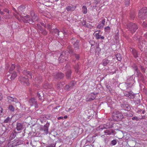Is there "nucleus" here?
Returning <instances> with one entry per match:
<instances>
[{
  "label": "nucleus",
  "mask_w": 147,
  "mask_h": 147,
  "mask_svg": "<svg viewBox=\"0 0 147 147\" xmlns=\"http://www.w3.org/2000/svg\"><path fill=\"white\" fill-rule=\"evenodd\" d=\"M24 127L23 125L20 123H17L16 124V129L18 131H21L23 129Z\"/></svg>",
  "instance_id": "dca6fc26"
},
{
  "label": "nucleus",
  "mask_w": 147,
  "mask_h": 147,
  "mask_svg": "<svg viewBox=\"0 0 147 147\" xmlns=\"http://www.w3.org/2000/svg\"><path fill=\"white\" fill-rule=\"evenodd\" d=\"M130 1L129 0H125V4L126 6H129V3Z\"/></svg>",
  "instance_id": "09e8293b"
},
{
  "label": "nucleus",
  "mask_w": 147,
  "mask_h": 147,
  "mask_svg": "<svg viewBox=\"0 0 147 147\" xmlns=\"http://www.w3.org/2000/svg\"><path fill=\"white\" fill-rule=\"evenodd\" d=\"M0 13L1 14V15H4V17L5 18H7V17L6 16H5V15H4V13H3V11H1V10L0 11Z\"/></svg>",
  "instance_id": "0e129e2a"
},
{
  "label": "nucleus",
  "mask_w": 147,
  "mask_h": 147,
  "mask_svg": "<svg viewBox=\"0 0 147 147\" xmlns=\"http://www.w3.org/2000/svg\"><path fill=\"white\" fill-rule=\"evenodd\" d=\"M138 16L141 20H144L147 18V7H144L139 11Z\"/></svg>",
  "instance_id": "7ed1b4c3"
},
{
  "label": "nucleus",
  "mask_w": 147,
  "mask_h": 147,
  "mask_svg": "<svg viewBox=\"0 0 147 147\" xmlns=\"http://www.w3.org/2000/svg\"><path fill=\"white\" fill-rule=\"evenodd\" d=\"M132 68L133 69H134V70H135L136 71V72L138 73L139 72V71L138 69V67L137 66H136V64H134L132 66Z\"/></svg>",
  "instance_id": "2f4dec72"
},
{
  "label": "nucleus",
  "mask_w": 147,
  "mask_h": 147,
  "mask_svg": "<svg viewBox=\"0 0 147 147\" xmlns=\"http://www.w3.org/2000/svg\"><path fill=\"white\" fill-rule=\"evenodd\" d=\"M126 115L127 117H131L133 116V115L130 113H129L128 114H127Z\"/></svg>",
  "instance_id": "338daca9"
},
{
  "label": "nucleus",
  "mask_w": 147,
  "mask_h": 147,
  "mask_svg": "<svg viewBox=\"0 0 147 147\" xmlns=\"http://www.w3.org/2000/svg\"><path fill=\"white\" fill-rule=\"evenodd\" d=\"M142 26L145 28H147V22H143Z\"/></svg>",
  "instance_id": "13d9d810"
},
{
  "label": "nucleus",
  "mask_w": 147,
  "mask_h": 147,
  "mask_svg": "<svg viewBox=\"0 0 147 147\" xmlns=\"http://www.w3.org/2000/svg\"><path fill=\"white\" fill-rule=\"evenodd\" d=\"M42 79V77H39L38 78V77H36L35 78V81L36 82H38V83L40 81V80Z\"/></svg>",
  "instance_id": "37998d69"
},
{
  "label": "nucleus",
  "mask_w": 147,
  "mask_h": 147,
  "mask_svg": "<svg viewBox=\"0 0 147 147\" xmlns=\"http://www.w3.org/2000/svg\"><path fill=\"white\" fill-rule=\"evenodd\" d=\"M8 109L11 112H13L14 111V109L13 107L11 105H9V106Z\"/></svg>",
  "instance_id": "e433bc0d"
},
{
  "label": "nucleus",
  "mask_w": 147,
  "mask_h": 147,
  "mask_svg": "<svg viewBox=\"0 0 147 147\" xmlns=\"http://www.w3.org/2000/svg\"><path fill=\"white\" fill-rule=\"evenodd\" d=\"M132 53L135 57L137 58L138 57L137 53L135 49H132Z\"/></svg>",
  "instance_id": "5701e85b"
},
{
  "label": "nucleus",
  "mask_w": 147,
  "mask_h": 147,
  "mask_svg": "<svg viewBox=\"0 0 147 147\" xmlns=\"http://www.w3.org/2000/svg\"><path fill=\"white\" fill-rule=\"evenodd\" d=\"M30 15L31 16V19H32L33 21V23L35 21L37 20L38 19V17L37 15H35L34 12L33 11H31L30 12Z\"/></svg>",
  "instance_id": "9b49d317"
},
{
  "label": "nucleus",
  "mask_w": 147,
  "mask_h": 147,
  "mask_svg": "<svg viewBox=\"0 0 147 147\" xmlns=\"http://www.w3.org/2000/svg\"><path fill=\"white\" fill-rule=\"evenodd\" d=\"M18 12L21 13L24 11V9L22 6H20L18 7Z\"/></svg>",
  "instance_id": "f704fd0d"
},
{
  "label": "nucleus",
  "mask_w": 147,
  "mask_h": 147,
  "mask_svg": "<svg viewBox=\"0 0 147 147\" xmlns=\"http://www.w3.org/2000/svg\"><path fill=\"white\" fill-rule=\"evenodd\" d=\"M134 83V81L133 80H132L129 82H127L125 83V85L127 89L130 90L129 88H131H131L132 87Z\"/></svg>",
  "instance_id": "9d476101"
},
{
  "label": "nucleus",
  "mask_w": 147,
  "mask_h": 147,
  "mask_svg": "<svg viewBox=\"0 0 147 147\" xmlns=\"http://www.w3.org/2000/svg\"><path fill=\"white\" fill-rule=\"evenodd\" d=\"M111 127V125L109 123H107L103 126H100L98 128L99 130H102L104 129H107Z\"/></svg>",
  "instance_id": "f8f14e48"
},
{
  "label": "nucleus",
  "mask_w": 147,
  "mask_h": 147,
  "mask_svg": "<svg viewBox=\"0 0 147 147\" xmlns=\"http://www.w3.org/2000/svg\"><path fill=\"white\" fill-rule=\"evenodd\" d=\"M56 144L55 143H49L46 145L47 147H55Z\"/></svg>",
  "instance_id": "72a5a7b5"
},
{
  "label": "nucleus",
  "mask_w": 147,
  "mask_h": 147,
  "mask_svg": "<svg viewBox=\"0 0 147 147\" xmlns=\"http://www.w3.org/2000/svg\"><path fill=\"white\" fill-rule=\"evenodd\" d=\"M52 85L49 84L48 83L45 84L44 86L43 87L45 89H50L52 87Z\"/></svg>",
  "instance_id": "393cba45"
},
{
  "label": "nucleus",
  "mask_w": 147,
  "mask_h": 147,
  "mask_svg": "<svg viewBox=\"0 0 147 147\" xmlns=\"http://www.w3.org/2000/svg\"><path fill=\"white\" fill-rule=\"evenodd\" d=\"M16 131L13 132L11 134L9 137V139L11 140L13 139L16 136Z\"/></svg>",
  "instance_id": "4be33fe9"
},
{
  "label": "nucleus",
  "mask_w": 147,
  "mask_h": 147,
  "mask_svg": "<svg viewBox=\"0 0 147 147\" xmlns=\"http://www.w3.org/2000/svg\"><path fill=\"white\" fill-rule=\"evenodd\" d=\"M21 19L23 22L25 23H33V20L31 19V18L28 15H27L23 17L22 16Z\"/></svg>",
  "instance_id": "0eeeda50"
},
{
  "label": "nucleus",
  "mask_w": 147,
  "mask_h": 147,
  "mask_svg": "<svg viewBox=\"0 0 147 147\" xmlns=\"http://www.w3.org/2000/svg\"><path fill=\"white\" fill-rule=\"evenodd\" d=\"M97 93H92L90 94L88 96L91 98H93V100L96 97V94H97Z\"/></svg>",
  "instance_id": "a878e982"
},
{
  "label": "nucleus",
  "mask_w": 147,
  "mask_h": 147,
  "mask_svg": "<svg viewBox=\"0 0 147 147\" xmlns=\"http://www.w3.org/2000/svg\"><path fill=\"white\" fill-rule=\"evenodd\" d=\"M40 94H42V92H41L40 93H39V92H38L37 93V96L39 98V99L40 100H42V96H41V95H40Z\"/></svg>",
  "instance_id": "4c0bfd02"
},
{
  "label": "nucleus",
  "mask_w": 147,
  "mask_h": 147,
  "mask_svg": "<svg viewBox=\"0 0 147 147\" xmlns=\"http://www.w3.org/2000/svg\"><path fill=\"white\" fill-rule=\"evenodd\" d=\"M37 27L38 28V29L39 30H40V31L42 30V28L40 24H37Z\"/></svg>",
  "instance_id": "3c124183"
},
{
  "label": "nucleus",
  "mask_w": 147,
  "mask_h": 147,
  "mask_svg": "<svg viewBox=\"0 0 147 147\" xmlns=\"http://www.w3.org/2000/svg\"><path fill=\"white\" fill-rule=\"evenodd\" d=\"M13 10L15 12V13H13V15L18 20L20 19V17L21 18L22 16L20 15V13L18 12L15 8H13Z\"/></svg>",
  "instance_id": "ddd939ff"
},
{
  "label": "nucleus",
  "mask_w": 147,
  "mask_h": 147,
  "mask_svg": "<svg viewBox=\"0 0 147 147\" xmlns=\"http://www.w3.org/2000/svg\"><path fill=\"white\" fill-rule=\"evenodd\" d=\"M76 8V6L73 5H69L66 8V10L67 11H74Z\"/></svg>",
  "instance_id": "f3484780"
},
{
  "label": "nucleus",
  "mask_w": 147,
  "mask_h": 147,
  "mask_svg": "<svg viewBox=\"0 0 147 147\" xmlns=\"http://www.w3.org/2000/svg\"><path fill=\"white\" fill-rule=\"evenodd\" d=\"M79 41L77 40L75 43L74 44V46L75 48H76L77 49H79Z\"/></svg>",
  "instance_id": "c756f323"
},
{
  "label": "nucleus",
  "mask_w": 147,
  "mask_h": 147,
  "mask_svg": "<svg viewBox=\"0 0 147 147\" xmlns=\"http://www.w3.org/2000/svg\"><path fill=\"white\" fill-rule=\"evenodd\" d=\"M63 84L62 83H59L56 86L57 89L59 90V89L61 88Z\"/></svg>",
  "instance_id": "ea45409f"
},
{
  "label": "nucleus",
  "mask_w": 147,
  "mask_h": 147,
  "mask_svg": "<svg viewBox=\"0 0 147 147\" xmlns=\"http://www.w3.org/2000/svg\"><path fill=\"white\" fill-rule=\"evenodd\" d=\"M4 127L5 128V131L6 132H8L11 129V128L7 126V127Z\"/></svg>",
  "instance_id": "58836bf2"
},
{
  "label": "nucleus",
  "mask_w": 147,
  "mask_h": 147,
  "mask_svg": "<svg viewBox=\"0 0 147 147\" xmlns=\"http://www.w3.org/2000/svg\"><path fill=\"white\" fill-rule=\"evenodd\" d=\"M104 132L107 135H113L114 134V131L113 129H111L110 130L107 129L104 131Z\"/></svg>",
  "instance_id": "a211bd4d"
},
{
  "label": "nucleus",
  "mask_w": 147,
  "mask_h": 147,
  "mask_svg": "<svg viewBox=\"0 0 147 147\" xmlns=\"http://www.w3.org/2000/svg\"><path fill=\"white\" fill-rule=\"evenodd\" d=\"M24 75L26 76H21L19 78V80L22 84L25 86H28L29 83L28 82V77H30L31 78H32V76L31 74L29 71H27L26 70H24L22 71Z\"/></svg>",
  "instance_id": "f257e3e1"
},
{
  "label": "nucleus",
  "mask_w": 147,
  "mask_h": 147,
  "mask_svg": "<svg viewBox=\"0 0 147 147\" xmlns=\"http://www.w3.org/2000/svg\"><path fill=\"white\" fill-rule=\"evenodd\" d=\"M93 100V98H92L90 97L89 96L86 99V101L87 102H90Z\"/></svg>",
  "instance_id": "a18cd8bd"
},
{
  "label": "nucleus",
  "mask_w": 147,
  "mask_h": 147,
  "mask_svg": "<svg viewBox=\"0 0 147 147\" xmlns=\"http://www.w3.org/2000/svg\"><path fill=\"white\" fill-rule=\"evenodd\" d=\"M115 56L117 60L119 61H120L122 58L121 55L120 54H118L115 55Z\"/></svg>",
  "instance_id": "473e14b6"
},
{
  "label": "nucleus",
  "mask_w": 147,
  "mask_h": 147,
  "mask_svg": "<svg viewBox=\"0 0 147 147\" xmlns=\"http://www.w3.org/2000/svg\"><path fill=\"white\" fill-rule=\"evenodd\" d=\"M49 126V124H47L44 126L43 129L45 132V133L47 134L48 131V128Z\"/></svg>",
  "instance_id": "6ab92c4d"
},
{
  "label": "nucleus",
  "mask_w": 147,
  "mask_h": 147,
  "mask_svg": "<svg viewBox=\"0 0 147 147\" xmlns=\"http://www.w3.org/2000/svg\"><path fill=\"white\" fill-rule=\"evenodd\" d=\"M94 137H95V136H92V137H90V140L89 141L88 140L86 142H93V138Z\"/></svg>",
  "instance_id": "bf43d9fd"
},
{
  "label": "nucleus",
  "mask_w": 147,
  "mask_h": 147,
  "mask_svg": "<svg viewBox=\"0 0 147 147\" xmlns=\"http://www.w3.org/2000/svg\"><path fill=\"white\" fill-rule=\"evenodd\" d=\"M15 67V66L14 64H12L11 66L10 67V68L9 69V71L10 72L11 71H12L13 70Z\"/></svg>",
  "instance_id": "49530a36"
},
{
  "label": "nucleus",
  "mask_w": 147,
  "mask_h": 147,
  "mask_svg": "<svg viewBox=\"0 0 147 147\" xmlns=\"http://www.w3.org/2000/svg\"><path fill=\"white\" fill-rule=\"evenodd\" d=\"M82 12L84 14H86L87 12V9L86 7L85 6H83L82 8Z\"/></svg>",
  "instance_id": "c85d7f7f"
},
{
  "label": "nucleus",
  "mask_w": 147,
  "mask_h": 147,
  "mask_svg": "<svg viewBox=\"0 0 147 147\" xmlns=\"http://www.w3.org/2000/svg\"><path fill=\"white\" fill-rule=\"evenodd\" d=\"M11 120V118L7 117L4 121V123H10Z\"/></svg>",
  "instance_id": "7c9ffc66"
},
{
  "label": "nucleus",
  "mask_w": 147,
  "mask_h": 147,
  "mask_svg": "<svg viewBox=\"0 0 147 147\" xmlns=\"http://www.w3.org/2000/svg\"><path fill=\"white\" fill-rule=\"evenodd\" d=\"M105 19H104L101 22V24L103 26H104L105 24Z\"/></svg>",
  "instance_id": "e2e57ef3"
},
{
  "label": "nucleus",
  "mask_w": 147,
  "mask_h": 147,
  "mask_svg": "<svg viewBox=\"0 0 147 147\" xmlns=\"http://www.w3.org/2000/svg\"><path fill=\"white\" fill-rule=\"evenodd\" d=\"M132 119L133 120H136V121H138L139 120V119L137 116H135L132 118Z\"/></svg>",
  "instance_id": "4d7b16f0"
},
{
  "label": "nucleus",
  "mask_w": 147,
  "mask_h": 147,
  "mask_svg": "<svg viewBox=\"0 0 147 147\" xmlns=\"http://www.w3.org/2000/svg\"><path fill=\"white\" fill-rule=\"evenodd\" d=\"M105 31L107 32H109L110 30V28L109 27L107 26L105 28Z\"/></svg>",
  "instance_id": "79ce46f5"
},
{
  "label": "nucleus",
  "mask_w": 147,
  "mask_h": 147,
  "mask_svg": "<svg viewBox=\"0 0 147 147\" xmlns=\"http://www.w3.org/2000/svg\"><path fill=\"white\" fill-rule=\"evenodd\" d=\"M17 76V74L15 71H14L11 74L10 78L11 80H14Z\"/></svg>",
  "instance_id": "b1692460"
},
{
  "label": "nucleus",
  "mask_w": 147,
  "mask_h": 147,
  "mask_svg": "<svg viewBox=\"0 0 147 147\" xmlns=\"http://www.w3.org/2000/svg\"><path fill=\"white\" fill-rule=\"evenodd\" d=\"M146 43V41L142 38H140L139 39L138 46L141 50L145 45Z\"/></svg>",
  "instance_id": "6e6552de"
},
{
  "label": "nucleus",
  "mask_w": 147,
  "mask_h": 147,
  "mask_svg": "<svg viewBox=\"0 0 147 147\" xmlns=\"http://www.w3.org/2000/svg\"><path fill=\"white\" fill-rule=\"evenodd\" d=\"M64 76V74L61 73L59 72L57 73L55 76V78L56 79H61Z\"/></svg>",
  "instance_id": "aec40b11"
},
{
  "label": "nucleus",
  "mask_w": 147,
  "mask_h": 147,
  "mask_svg": "<svg viewBox=\"0 0 147 147\" xmlns=\"http://www.w3.org/2000/svg\"><path fill=\"white\" fill-rule=\"evenodd\" d=\"M130 17L132 20H134L135 16V14L134 12L131 13H130Z\"/></svg>",
  "instance_id": "a19ab883"
},
{
  "label": "nucleus",
  "mask_w": 147,
  "mask_h": 147,
  "mask_svg": "<svg viewBox=\"0 0 147 147\" xmlns=\"http://www.w3.org/2000/svg\"><path fill=\"white\" fill-rule=\"evenodd\" d=\"M7 98H8V99L9 100H10V101H11L12 102L13 101L14 98H13L10 96H8Z\"/></svg>",
  "instance_id": "052dcab7"
},
{
  "label": "nucleus",
  "mask_w": 147,
  "mask_h": 147,
  "mask_svg": "<svg viewBox=\"0 0 147 147\" xmlns=\"http://www.w3.org/2000/svg\"><path fill=\"white\" fill-rule=\"evenodd\" d=\"M41 31H42L41 33L42 34L44 35H46L47 34V32L45 30H42Z\"/></svg>",
  "instance_id": "864d4df0"
},
{
  "label": "nucleus",
  "mask_w": 147,
  "mask_h": 147,
  "mask_svg": "<svg viewBox=\"0 0 147 147\" xmlns=\"http://www.w3.org/2000/svg\"><path fill=\"white\" fill-rule=\"evenodd\" d=\"M22 141L19 139L15 140H14L9 142L8 143V146L9 147H13L21 144L22 143Z\"/></svg>",
  "instance_id": "423d86ee"
},
{
  "label": "nucleus",
  "mask_w": 147,
  "mask_h": 147,
  "mask_svg": "<svg viewBox=\"0 0 147 147\" xmlns=\"http://www.w3.org/2000/svg\"><path fill=\"white\" fill-rule=\"evenodd\" d=\"M53 30L54 31L55 33V34H57V35L58 36L59 35V31L58 29L56 28Z\"/></svg>",
  "instance_id": "603ef678"
},
{
  "label": "nucleus",
  "mask_w": 147,
  "mask_h": 147,
  "mask_svg": "<svg viewBox=\"0 0 147 147\" xmlns=\"http://www.w3.org/2000/svg\"><path fill=\"white\" fill-rule=\"evenodd\" d=\"M124 94L125 96L130 98H133L134 97V94L131 91L129 92L125 91Z\"/></svg>",
  "instance_id": "1a4fd4ad"
},
{
  "label": "nucleus",
  "mask_w": 147,
  "mask_h": 147,
  "mask_svg": "<svg viewBox=\"0 0 147 147\" xmlns=\"http://www.w3.org/2000/svg\"><path fill=\"white\" fill-rule=\"evenodd\" d=\"M46 28H47L51 33L52 34L53 33V30L52 29V26L51 25L49 24H47V26H46Z\"/></svg>",
  "instance_id": "bb28decb"
},
{
  "label": "nucleus",
  "mask_w": 147,
  "mask_h": 147,
  "mask_svg": "<svg viewBox=\"0 0 147 147\" xmlns=\"http://www.w3.org/2000/svg\"><path fill=\"white\" fill-rule=\"evenodd\" d=\"M69 84L70 85V87H72L74 85V82L72 81Z\"/></svg>",
  "instance_id": "5fc2aeb1"
},
{
  "label": "nucleus",
  "mask_w": 147,
  "mask_h": 147,
  "mask_svg": "<svg viewBox=\"0 0 147 147\" xmlns=\"http://www.w3.org/2000/svg\"><path fill=\"white\" fill-rule=\"evenodd\" d=\"M94 35L95 38L96 39H98L100 38V35L99 34V33H95L94 32Z\"/></svg>",
  "instance_id": "c9c22d12"
},
{
  "label": "nucleus",
  "mask_w": 147,
  "mask_h": 147,
  "mask_svg": "<svg viewBox=\"0 0 147 147\" xmlns=\"http://www.w3.org/2000/svg\"><path fill=\"white\" fill-rule=\"evenodd\" d=\"M113 118L114 120L118 121L121 119L123 117L121 112L119 111H115L113 113Z\"/></svg>",
  "instance_id": "20e7f679"
},
{
  "label": "nucleus",
  "mask_w": 147,
  "mask_h": 147,
  "mask_svg": "<svg viewBox=\"0 0 147 147\" xmlns=\"http://www.w3.org/2000/svg\"><path fill=\"white\" fill-rule=\"evenodd\" d=\"M71 87H70V85H69V84L68 85H66L65 86V89L67 90H68L69 88H71Z\"/></svg>",
  "instance_id": "680f3d73"
},
{
  "label": "nucleus",
  "mask_w": 147,
  "mask_h": 147,
  "mask_svg": "<svg viewBox=\"0 0 147 147\" xmlns=\"http://www.w3.org/2000/svg\"><path fill=\"white\" fill-rule=\"evenodd\" d=\"M71 70L70 69H68L66 73V77L68 79L70 78L71 77Z\"/></svg>",
  "instance_id": "412c9836"
},
{
  "label": "nucleus",
  "mask_w": 147,
  "mask_h": 147,
  "mask_svg": "<svg viewBox=\"0 0 147 147\" xmlns=\"http://www.w3.org/2000/svg\"><path fill=\"white\" fill-rule=\"evenodd\" d=\"M78 68H79V65L77 64L74 67V68L75 69V70L76 72V73H78Z\"/></svg>",
  "instance_id": "c03bdc74"
},
{
  "label": "nucleus",
  "mask_w": 147,
  "mask_h": 147,
  "mask_svg": "<svg viewBox=\"0 0 147 147\" xmlns=\"http://www.w3.org/2000/svg\"><path fill=\"white\" fill-rule=\"evenodd\" d=\"M127 28L132 34L136 31L138 28V27L136 24L133 23H130L128 24Z\"/></svg>",
  "instance_id": "39448f33"
},
{
  "label": "nucleus",
  "mask_w": 147,
  "mask_h": 147,
  "mask_svg": "<svg viewBox=\"0 0 147 147\" xmlns=\"http://www.w3.org/2000/svg\"><path fill=\"white\" fill-rule=\"evenodd\" d=\"M3 11L5 12H6L8 13V14H9L10 13V12L7 9V8H5L3 9Z\"/></svg>",
  "instance_id": "6e6d98bb"
},
{
  "label": "nucleus",
  "mask_w": 147,
  "mask_h": 147,
  "mask_svg": "<svg viewBox=\"0 0 147 147\" xmlns=\"http://www.w3.org/2000/svg\"><path fill=\"white\" fill-rule=\"evenodd\" d=\"M106 87L108 90L109 91H111V88L109 85H107Z\"/></svg>",
  "instance_id": "69168bd1"
},
{
  "label": "nucleus",
  "mask_w": 147,
  "mask_h": 147,
  "mask_svg": "<svg viewBox=\"0 0 147 147\" xmlns=\"http://www.w3.org/2000/svg\"><path fill=\"white\" fill-rule=\"evenodd\" d=\"M30 105L32 106L33 105H35V107H36V101L34 98H32L30 99L29 100Z\"/></svg>",
  "instance_id": "4468645a"
},
{
  "label": "nucleus",
  "mask_w": 147,
  "mask_h": 147,
  "mask_svg": "<svg viewBox=\"0 0 147 147\" xmlns=\"http://www.w3.org/2000/svg\"><path fill=\"white\" fill-rule=\"evenodd\" d=\"M121 106L123 109L127 111H129L131 109V107L129 105L127 104H121Z\"/></svg>",
  "instance_id": "2eb2a0df"
},
{
  "label": "nucleus",
  "mask_w": 147,
  "mask_h": 147,
  "mask_svg": "<svg viewBox=\"0 0 147 147\" xmlns=\"http://www.w3.org/2000/svg\"><path fill=\"white\" fill-rule=\"evenodd\" d=\"M104 26L101 24H99L97 26L96 28L99 29H100L103 27Z\"/></svg>",
  "instance_id": "8fccbe9b"
},
{
  "label": "nucleus",
  "mask_w": 147,
  "mask_h": 147,
  "mask_svg": "<svg viewBox=\"0 0 147 147\" xmlns=\"http://www.w3.org/2000/svg\"><path fill=\"white\" fill-rule=\"evenodd\" d=\"M68 48L69 50L68 52L69 53H72L73 52L72 49L70 48V47H68ZM68 53V52H67L66 51H63L61 53L59 58V62L62 63L67 60Z\"/></svg>",
  "instance_id": "f03ea898"
},
{
  "label": "nucleus",
  "mask_w": 147,
  "mask_h": 147,
  "mask_svg": "<svg viewBox=\"0 0 147 147\" xmlns=\"http://www.w3.org/2000/svg\"><path fill=\"white\" fill-rule=\"evenodd\" d=\"M140 68L142 71L144 72L145 71V69L142 66H141Z\"/></svg>",
  "instance_id": "774afa93"
},
{
  "label": "nucleus",
  "mask_w": 147,
  "mask_h": 147,
  "mask_svg": "<svg viewBox=\"0 0 147 147\" xmlns=\"http://www.w3.org/2000/svg\"><path fill=\"white\" fill-rule=\"evenodd\" d=\"M109 63V61L107 59H105L102 61V65L104 66H106Z\"/></svg>",
  "instance_id": "cd10ccee"
},
{
  "label": "nucleus",
  "mask_w": 147,
  "mask_h": 147,
  "mask_svg": "<svg viewBox=\"0 0 147 147\" xmlns=\"http://www.w3.org/2000/svg\"><path fill=\"white\" fill-rule=\"evenodd\" d=\"M117 143V142L115 140H114L111 142V144L113 145H115Z\"/></svg>",
  "instance_id": "de8ad7c7"
}]
</instances>
